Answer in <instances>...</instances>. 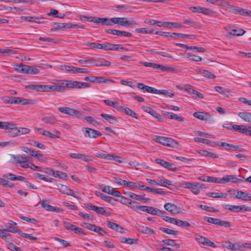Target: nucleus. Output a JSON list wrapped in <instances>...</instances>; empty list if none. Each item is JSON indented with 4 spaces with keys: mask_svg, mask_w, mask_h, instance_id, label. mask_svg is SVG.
I'll return each mask as SVG.
<instances>
[{
    "mask_svg": "<svg viewBox=\"0 0 251 251\" xmlns=\"http://www.w3.org/2000/svg\"><path fill=\"white\" fill-rule=\"evenodd\" d=\"M181 186L183 188L189 189L195 195H198L200 190L205 188V185L198 182H187L182 181Z\"/></svg>",
    "mask_w": 251,
    "mask_h": 251,
    "instance_id": "obj_1",
    "label": "nucleus"
},
{
    "mask_svg": "<svg viewBox=\"0 0 251 251\" xmlns=\"http://www.w3.org/2000/svg\"><path fill=\"white\" fill-rule=\"evenodd\" d=\"M58 109L62 113L68 115L75 118L79 119H82L83 118V115L82 112L71 107H59L58 108Z\"/></svg>",
    "mask_w": 251,
    "mask_h": 251,
    "instance_id": "obj_2",
    "label": "nucleus"
},
{
    "mask_svg": "<svg viewBox=\"0 0 251 251\" xmlns=\"http://www.w3.org/2000/svg\"><path fill=\"white\" fill-rule=\"evenodd\" d=\"M0 129L4 130L11 129L8 132L10 136L15 137L19 136L16 124L12 122H2Z\"/></svg>",
    "mask_w": 251,
    "mask_h": 251,
    "instance_id": "obj_3",
    "label": "nucleus"
},
{
    "mask_svg": "<svg viewBox=\"0 0 251 251\" xmlns=\"http://www.w3.org/2000/svg\"><path fill=\"white\" fill-rule=\"evenodd\" d=\"M99 49H102L105 50H115L123 51L128 50L119 44H114L110 43H106L104 44H100L99 45Z\"/></svg>",
    "mask_w": 251,
    "mask_h": 251,
    "instance_id": "obj_4",
    "label": "nucleus"
},
{
    "mask_svg": "<svg viewBox=\"0 0 251 251\" xmlns=\"http://www.w3.org/2000/svg\"><path fill=\"white\" fill-rule=\"evenodd\" d=\"M64 84H65V88H78L80 89L82 88H88L90 87V84L86 82H82L78 81L73 80H64Z\"/></svg>",
    "mask_w": 251,
    "mask_h": 251,
    "instance_id": "obj_5",
    "label": "nucleus"
},
{
    "mask_svg": "<svg viewBox=\"0 0 251 251\" xmlns=\"http://www.w3.org/2000/svg\"><path fill=\"white\" fill-rule=\"evenodd\" d=\"M223 206L226 209L234 212H247L251 211V207L247 206L245 205H232L228 204H223Z\"/></svg>",
    "mask_w": 251,
    "mask_h": 251,
    "instance_id": "obj_6",
    "label": "nucleus"
},
{
    "mask_svg": "<svg viewBox=\"0 0 251 251\" xmlns=\"http://www.w3.org/2000/svg\"><path fill=\"white\" fill-rule=\"evenodd\" d=\"M193 116L196 118L209 124H212L214 122L211 115L206 112H196L194 113Z\"/></svg>",
    "mask_w": 251,
    "mask_h": 251,
    "instance_id": "obj_7",
    "label": "nucleus"
},
{
    "mask_svg": "<svg viewBox=\"0 0 251 251\" xmlns=\"http://www.w3.org/2000/svg\"><path fill=\"white\" fill-rule=\"evenodd\" d=\"M189 9L193 13H201L206 16H211L214 13L212 9L209 8L200 6H191L189 7Z\"/></svg>",
    "mask_w": 251,
    "mask_h": 251,
    "instance_id": "obj_8",
    "label": "nucleus"
},
{
    "mask_svg": "<svg viewBox=\"0 0 251 251\" xmlns=\"http://www.w3.org/2000/svg\"><path fill=\"white\" fill-rule=\"evenodd\" d=\"M204 219L210 224L218 225L220 226H223L226 227H229L231 226L230 223L229 222L223 221L219 219L205 217Z\"/></svg>",
    "mask_w": 251,
    "mask_h": 251,
    "instance_id": "obj_9",
    "label": "nucleus"
},
{
    "mask_svg": "<svg viewBox=\"0 0 251 251\" xmlns=\"http://www.w3.org/2000/svg\"><path fill=\"white\" fill-rule=\"evenodd\" d=\"M183 90L187 92V93L190 95L193 98L202 99L204 98L203 95L202 93L193 89L192 86L191 85H184Z\"/></svg>",
    "mask_w": 251,
    "mask_h": 251,
    "instance_id": "obj_10",
    "label": "nucleus"
},
{
    "mask_svg": "<svg viewBox=\"0 0 251 251\" xmlns=\"http://www.w3.org/2000/svg\"><path fill=\"white\" fill-rule=\"evenodd\" d=\"M58 189L62 194L73 196L77 199L79 198L80 194L78 192L74 191V190L70 189L66 185L62 184L58 188Z\"/></svg>",
    "mask_w": 251,
    "mask_h": 251,
    "instance_id": "obj_11",
    "label": "nucleus"
},
{
    "mask_svg": "<svg viewBox=\"0 0 251 251\" xmlns=\"http://www.w3.org/2000/svg\"><path fill=\"white\" fill-rule=\"evenodd\" d=\"M115 24L123 26H129L131 25H137L136 22L134 20H128L125 17H115Z\"/></svg>",
    "mask_w": 251,
    "mask_h": 251,
    "instance_id": "obj_12",
    "label": "nucleus"
},
{
    "mask_svg": "<svg viewBox=\"0 0 251 251\" xmlns=\"http://www.w3.org/2000/svg\"><path fill=\"white\" fill-rule=\"evenodd\" d=\"M152 215L162 216L164 211L159 210L158 208L152 206L143 205L142 211Z\"/></svg>",
    "mask_w": 251,
    "mask_h": 251,
    "instance_id": "obj_13",
    "label": "nucleus"
},
{
    "mask_svg": "<svg viewBox=\"0 0 251 251\" xmlns=\"http://www.w3.org/2000/svg\"><path fill=\"white\" fill-rule=\"evenodd\" d=\"M159 27H164L169 29H179L183 27V25L178 23L170 22L158 21Z\"/></svg>",
    "mask_w": 251,
    "mask_h": 251,
    "instance_id": "obj_14",
    "label": "nucleus"
},
{
    "mask_svg": "<svg viewBox=\"0 0 251 251\" xmlns=\"http://www.w3.org/2000/svg\"><path fill=\"white\" fill-rule=\"evenodd\" d=\"M85 137L95 138L98 136H101V133L98 131L88 127H83L82 129Z\"/></svg>",
    "mask_w": 251,
    "mask_h": 251,
    "instance_id": "obj_15",
    "label": "nucleus"
},
{
    "mask_svg": "<svg viewBox=\"0 0 251 251\" xmlns=\"http://www.w3.org/2000/svg\"><path fill=\"white\" fill-rule=\"evenodd\" d=\"M211 146H220L221 147H224L225 149L227 150H233V151H242V150L240 148V147L238 146H235L233 144H228L226 142H221L220 144L219 142H213L212 145H211Z\"/></svg>",
    "mask_w": 251,
    "mask_h": 251,
    "instance_id": "obj_16",
    "label": "nucleus"
},
{
    "mask_svg": "<svg viewBox=\"0 0 251 251\" xmlns=\"http://www.w3.org/2000/svg\"><path fill=\"white\" fill-rule=\"evenodd\" d=\"M11 162L13 163L21 164L25 161H29L30 157L25 154L11 155Z\"/></svg>",
    "mask_w": 251,
    "mask_h": 251,
    "instance_id": "obj_17",
    "label": "nucleus"
},
{
    "mask_svg": "<svg viewBox=\"0 0 251 251\" xmlns=\"http://www.w3.org/2000/svg\"><path fill=\"white\" fill-rule=\"evenodd\" d=\"M195 239L199 243L202 244L203 245H205L213 248H216L217 247V246L213 242H211L209 239L205 237L200 235H197L195 237Z\"/></svg>",
    "mask_w": 251,
    "mask_h": 251,
    "instance_id": "obj_18",
    "label": "nucleus"
},
{
    "mask_svg": "<svg viewBox=\"0 0 251 251\" xmlns=\"http://www.w3.org/2000/svg\"><path fill=\"white\" fill-rule=\"evenodd\" d=\"M50 92L55 91L58 92H63L66 90L64 81L59 80L57 83H55L53 85H49Z\"/></svg>",
    "mask_w": 251,
    "mask_h": 251,
    "instance_id": "obj_19",
    "label": "nucleus"
},
{
    "mask_svg": "<svg viewBox=\"0 0 251 251\" xmlns=\"http://www.w3.org/2000/svg\"><path fill=\"white\" fill-rule=\"evenodd\" d=\"M84 205L85 208L93 210L97 214H101L103 215L107 214V212L104 207H98L90 203H85Z\"/></svg>",
    "mask_w": 251,
    "mask_h": 251,
    "instance_id": "obj_20",
    "label": "nucleus"
},
{
    "mask_svg": "<svg viewBox=\"0 0 251 251\" xmlns=\"http://www.w3.org/2000/svg\"><path fill=\"white\" fill-rule=\"evenodd\" d=\"M155 140L157 143L170 147L173 146L175 143V141L172 138L164 136H156Z\"/></svg>",
    "mask_w": 251,
    "mask_h": 251,
    "instance_id": "obj_21",
    "label": "nucleus"
},
{
    "mask_svg": "<svg viewBox=\"0 0 251 251\" xmlns=\"http://www.w3.org/2000/svg\"><path fill=\"white\" fill-rule=\"evenodd\" d=\"M155 162L160 165L161 166L166 168L170 171H176V166L173 163L167 162L164 160L161 159H156Z\"/></svg>",
    "mask_w": 251,
    "mask_h": 251,
    "instance_id": "obj_22",
    "label": "nucleus"
},
{
    "mask_svg": "<svg viewBox=\"0 0 251 251\" xmlns=\"http://www.w3.org/2000/svg\"><path fill=\"white\" fill-rule=\"evenodd\" d=\"M128 196L132 199L141 201L143 203H147L150 201L149 198L145 197V194H144L143 195H139L133 193L129 192Z\"/></svg>",
    "mask_w": 251,
    "mask_h": 251,
    "instance_id": "obj_23",
    "label": "nucleus"
},
{
    "mask_svg": "<svg viewBox=\"0 0 251 251\" xmlns=\"http://www.w3.org/2000/svg\"><path fill=\"white\" fill-rule=\"evenodd\" d=\"M176 46H178L181 48H183L187 50H193L196 52H205L206 50L202 47H198L195 46H191L189 47L186 45L181 44V43H176Z\"/></svg>",
    "mask_w": 251,
    "mask_h": 251,
    "instance_id": "obj_24",
    "label": "nucleus"
},
{
    "mask_svg": "<svg viewBox=\"0 0 251 251\" xmlns=\"http://www.w3.org/2000/svg\"><path fill=\"white\" fill-rule=\"evenodd\" d=\"M235 198L245 201H251V194L242 191H237Z\"/></svg>",
    "mask_w": 251,
    "mask_h": 251,
    "instance_id": "obj_25",
    "label": "nucleus"
},
{
    "mask_svg": "<svg viewBox=\"0 0 251 251\" xmlns=\"http://www.w3.org/2000/svg\"><path fill=\"white\" fill-rule=\"evenodd\" d=\"M41 205L42 207L45 209L46 210L52 212H62V210L59 207H53L48 203H47V201L45 200L42 201L40 202Z\"/></svg>",
    "mask_w": 251,
    "mask_h": 251,
    "instance_id": "obj_26",
    "label": "nucleus"
},
{
    "mask_svg": "<svg viewBox=\"0 0 251 251\" xmlns=\"http://www.w3.org/2000/svg\"><path fill=\"white\" fill-rule=\"evenodd\" d=\"M14 102L15 104H20L23 105L34 104L35 103V101L33 100L25 99L21 97H16Z\"/></svg>",
    "mask_w": 251,
    "mask_h": 251,
    "instance_id": "obj_27",
    "label": "nucleus"
},
{
    "mask_svg": "<svg viewBox=\"0 0 251 251\" xmlns=\"http://www.w3.org/2000/svg\"><path fill=\"white\" fill-rule=\"evenodd\" d=\"M92 82H97L100 84L102 83H113L114 81L112 79L105 78L103 76H92Z\"/></svg>",
    "mask_w": 251,
    "mask_h": 251,
    "instance_id": "obj_28",
    "label": "nucleus"
},
{
    "mask_svg": "<svg viewBox=\"0 0 251 251\" xmlns=\"http://www.w3.org/2000/svg\"><path fill=\"white\" fill-rule=\"evenodd\" d=\"M164 207L167 211L174 214L178 213L179 212V208L177 207L176 205L170 203H165Z\"/></svg>",
    "mask_w": 251,
    "mask_h": 251,
    "instance_id": "obj_29",
    "label": "nucleus"
},
{
    "mask_svg": "<svg viewBox=\"0 0 251 251\" xmlns=\"http://www.w3.org/2000/svg\"><path fill=\"white\" fill-rule=\"evenodd\" d=\"M221 183H226L229 182L237 183L239 179L235 175H226L221 178Z\"/></svg>",
    "mask_w": 251,
    "mask_h": 251,
    "instance_id": "obj_30",
    "label": "nucleus"
},
{
    "mask_svg": "<svg viewBox=\"0 0 251 251\" xmlns=\"http://www.w3.org/2000/svg\"><path fill=\"white\" fill-rule=\"evenodd\" d=\"M120 110L125 112L126 115H129L135 119H138L139 118L138 114L128 107H124L123 106H120Z\"/></svg>",
    "mask_w": 251,
    "mask_h": 251,
    "instance_id": "obj_31",
    "label": "nucleus"
},
{
    "mask_svg": "<svg viewBox=\"0 0 251 251\" xmlns=\"http://www.w3.org/2000/svg\"><path fill=\"white\" fill-rule=\"evenodd\" d=\"M238 116L244 121L251 124V113L246 111L239 112Z\"/></svg>",
    "mask_w": 251,
    "mask_h": 251,
    "instance_id": "obj_32",
    "label": "nucleus"
},
{
    "mask_svg": "<svg viewBox=\"0 0 251 251\" xmlns=\"http://www.w3.org/2000/svg\"><path fill=\"white\" fill-rule=\"evenodd\" d=\"M222 247L228 250L236 251L239 250V246L236 244H233L231 242L226 241L222 244Z\"/></svg>",
    "mask_w": 251,
    "mask_h": 251,
    "instance_id": "obj_33",
    "label": "nucleus"
},
{
    "mask_svg": "<svg viewBox=\"0 0 251 251\" xmlns=\"http://www.w3.org/2000/svg\"><path fill=\"white\" fill-rule=\"evenodd\" d=\"M41 121L47 124L54 125L58 122V120L54 116H46L42 118Z\"/></svg>",
    "mask_w": 251,
    "mask_h": 251,
    "instance_id": "obj_34",
    "label": "nucleus"
},
{
    "mask_svg": "<svg viewBox=\"0 0 251 251\" xmlns=\"http://www.w3.org/2000/svg\"><path fill=\"white\" fill-rule=\"evenodd\" d=\"M81 20L84 21L93 22L97 25L100 24L101 22V18L95 17H87L86 16H83L81 17Z\"/></svg>",
    "mask_w": 251,
    "mask_h": 251,
    "instance_id": "obj_35",
    "label": "nucleus"
},
{
    "mask_svg": "<svg viewBox=\"0 0 251 251\" xmlns=\"http://www.w3.org/2000/svg\"><path fill=\"white\" fill-rule=\"evenodd\" d=\"M24 67V73L25 74L29 75H36L38 74L39 73V70L38 69L33 67L32 66L25 65V67Z\"/></svg>",
    "mask_w": 251,
    "mask_h": 251,
    "instance_id": "obj_36",
    "label": "nucleus"
},
{
    "mask_svg": "<svg viewBox=\"0 0 251 251\" xmlns=\"http://www.w3.org/2000/svg\"><path fill=\"white\" fill-rule=\"evenodd\" d=\"M100 24L102 25L112 26L115 25V17L112 18H101Z\"/></svg>",
    "mask_w": 251,
    "mask_h": 251,
    "instance_id": "obj_37",
    "label": "nucleus"
},
{
    "mask_svg": "<svg viewBox=\"0 0 251 251\" xmlns=\"http://www.w3.org/2000/svg\"><path fill=\"white\" fill-rule=\"evenodd\" d=\"M142 108L144 111L148 112L156 119H161L160 115L151 108L148 106H143Z\"/></svg>",
    "mask_w": 251,
    "mask_h": 251,
    "instance_id": "obj_38",
    "label": "nucleus"
},
{
    "mask_svg": "<svg viewBox=\"0 0 251 251\" xmlns=\"http://www.w3.org/2000/svg\"><path fill=\"white\" fill-rule=\"evenodd\" d=\"M7 232V228L0 229V237L6 242H11L12 240L10 237V234Z\"/></svg>",
    "mask_w": 251,
    "mask_h": 251,
    "instance_id": "obj_39",
    "label": "nucleus"
},
{
    "mask_svg": "<svg viewBox=\"0 0 251 251\" xmlns=\"http://www.w3.org/2000/svg\"><path fill=\"white\" fill-rule=\"evenodd\" d=\"M111 62L108 60H105L103 58H99L98 61H96L93 66L100 67V66H110Z\"/></svg>",
    "mask_w": 251,
    "mask_h": 251,
    "instance_id": "obj_40",
    "label": "nucleus"
},
{
    "mask_svg": "<svg viewBox=\"0 0 251 251\" xmlns=\"http://www.w3.org/2000/svg\"><path fill=\"white\" fill-rule=\"evenodd\" d=\"M158 185L162 186L170 187L171 186H173V182L172 181L168 180L165 178H159L157 179Z\"/></svg>",
    "mask_w": 251,
    "mask_h": 251,
    "instance_id": "obj_41",
    "label": "nucleus"
},
{
    "mask_svg": "<svg viewBox=\"0 0 251 251\" xmlns=\"http://www.w3.org/2000/svg\"><path fill=\"white\" fill-rule=\"evenodd\" d=\"M100 116L111 124H115L117 123V119L114 116L107 114H101Z\"/></svg>",
    "mask_w": 251,
    "mask_h": 251,
    "instance_id": "obj_42",
    "label": "nucleus"
},
{
    "mask_svg": "<svg viewBox=\"0 0 251 251\" xmlns=\"http://www.w3.org/2000/svg\"><path fill=\"white\" fill-rule=\"evenodd\" d=\"M60 28H69V23H54L50 30L58 31Z\"/></svg>",
    "mask_w": 251,
    "mask_h": 251,
    "instance_id": "obj_43",
    "label": "nucleus"
},
{
    "mask_svg": "<svg viewBox=\"0 0 251 251\" xmlns=\"http://www.w3.org/2000/svg\"><path fill=\"white\" fill-rule=\"evenodd\" d=\"M51 175L55 177H58L63 180H66L67 177V175L65 173L59 171H54Z\"/></svg>",
    "mask_w": 251,
    "mask_h": 251,
    "instance_id": "obj_44",
    "label": "nucleus"
},
{
    "mask_svg": "<svg viewBox=\"0 0 251 251\" xmlns=\"http://www.w3.org/2000/svg\"><path fill=\"white\" fill-rule=\"evenodd\" d=\"M20 148L22 151L30 155L31 157H33L36 155L35 153L37 151H36L33 150L25 146H21Z\"/></svg>",
    "mask_w": 251,
    "mask_h": 251,
    "instance_id": "obj_45",
    "label": "nucleus"
},
{
    "mask_svg": "<svg viewBox=\"0 0 251 251\" xmlns=\"http://www.w3.org/2000/svg\"><path fill=\"white\" fill-rule=\"evenodd\" d=\"M124 186L129 188L130 189L135 190L137 189L139 186V182L126 181L124 182Z\"/></svg>",
    "mask_w": 251,
    "mask_h": 251,
    "instance_id": "obj_46",
    "label": "nucleus"
},
{
    "mask_svg": "<svg viewBox=\"0 0 251 251\" xmlns=\"http://www.w3.org/2000/svg\"><path fill=\"white\" fill-rule=\"evenodd\" d=\"M139 231L143 234H153L154 233L152 229L144 226H140Z\"/></svg>",
    "mask_w": 251,
    "mask_h": 251,
    "instance_id": "obj_47",
    "label": "nucleus"
},
{
    "mask_svg": "<svg viewBox=\"0 0 251 251\" xmlns=\"http://www.w3.org/2000/svg\"><path fill=\"white\" fill-rule=\"evenodd\" d=\"M158 70H161L163 72H174L175 69L174 67L167 65L158 64Z\"/></svg>",
    "mask_w": 251,
    "mask_h": 251,
    "instance_id": "obj_48",
    "label": "nucleus"
},
{
    "mask_svg": "<svg viewBox=\"0 0 251 251\" xmlns=\"http://www.w3.org/2000/svg\"><path fill=\"white\" fill-rule=\"evenodd\" d=\"M160 229L164 233L174 236H176L179 234L178 231L173 230L170 228L161 227H160Z\"/></svg>",
    "mask_w": 251,
    "mask_h": 251,
    "instance_id": "obj_49",
    "label": "nucleus"
},
{
    "mask_svg": "<svg viewBox=\"0 0 251 251\" xmlns=\"http://www.w3.org/2000/svg\"><path fill=\"white\" fill-rule=\"evenodd\" d=\"M199 73L203 76L206 77L208 78L214 79L215 78V76L212 74L211 72L205 70L201 69L199 71Z\"/></svg>",
    "mask_w": 251,
    "mask_h": 251,
    "instance_id": "obj_50",
    "label": "nucleus"
},
{
    "mask_svg": "<svg viewBox=\"0 0 251 251\" xmlns=\"http://www.w3.org/2000/svg\"><path fill=\"white\" fill-rule=\"evenodd\" d=\"M138 239L126 237L121 238V242L129 245L137 244Z\"/></svg>",
    "mask_w": 251,
    "mask_h": 251,
    "instance_id": "obj_51",
    "label": "nucleus"
},
{
    "mask_svg": "<svg viewBox=\"0 0 251 251\" xmlns=\"http://www.w3.org/2000/svg\"><path fill=\"white\" fill-rule=\"evenodd\" d=\"M82 119H85L87 122L93 126H96L98 125V122L97 121V118L91 116H84Z\"/></svg>",
    "mask_w": 251,
    "mask_h": 251,
    "instance_id": "obj_52",
    "label": "nucleus"
},
{
    "mask_svg": "<svg viewBox=\"0 0 251 251\" xmlns=\"http://www.w3.org/2000/svg\"><path fill=\"white\" fill-rule=\"evenodd\" d=\"M15 98L16 97H2L1 98V100L6 104H15L14 102Z\"/></svg>",
    "mask_w": 251,
    "mask_h": 251,
    "instance_id": "obj_53",
    "label": "nucleus"
},
{
    "mask_svg": "<svg viewBox=\"0 0 251 251\" xmlns=\"http://www.w3.org/2000/svg\"><path fill=\"white\" fill-rule=\"evenodd\" d=\"M245 32V31L241 28L233 29H231L229 33L232 35L235 36H240L243 35Z\"/></svg>",
    "mask_w": 251,
    "mask_h": 251,
    "instance_id": "obj_54",
    "label": "nucleus"
},
{
    "mask_svg": "<svg viewBox=\"0 0 251 251\" xmlns=\"http://www.w3.org/2000/svg\"><path fill=\"white\" fill-rule=\"evenodd\" d=\"M200 152L203 156L212 158H216L218 157V156L216 153L211 152L205 150H201Z\"/></svg>",
    "mask_w": 251,
    "mask_h": 251,
    "instance_id": "obj_55",
    "label": "nucleus"
},
{
    "mask_svg": "<svg viewBox=\"0 0 251 251\" xmlns=\"http://www.w3.org/2000/svg\"><path fill=\"white\" fill-rule=\"evenodd\" d=\"M157 92V94L163 95L164 96L169 98H172L175 96V94L173 93L166 90H158Z\"/></svg>",
    "mask_w": 251,
    "mask_h": 251,
    "instance_id": "obj_56",
    "label": "nucleus"
},
{
    "mask_svg": "<svg viewBox=\"0 0 251 251\" xmlns=\"http://www.w3.org/2000/svg\"><path fill=\"white\" fill-rule=\"evenodd\" d=\"M40 133L46 137H49L51 139H57L59 138V136L54 134L48 130H43V132H40Z\"/></svg>",
    "mask_w": 251,
    "mask_h": 251,
    "instance_id": "obj_57",
    "label": "nucleus"
},
{
    "mask_svg": "<svg viewBox=\"0 0 251 251\" xmlns=\"http://www.w3.org/2000/svg\"><path fill=\"white\" fill-rule=\"evenodd\" d=\"M176 225L180 226V227H189L190 226V224L187 221H182L179 219H176V221L175 222Z\"/></svg>",
    "mask_w": 251,
    "mask_h": 251,
    "instance_id": "obj_58",
    "label": "nucleus"
},
{
    "mask_svg": "<svg viewBox=\"0 0 251 251\" xmlns=\"http://www.w3.org/2000/svg\"><path fill=\"white\" fill-rule=\"evenodd\" d=\"M208 196L214 198H226L227 195L223 193L211 192Z\"/></svg>",
    "mask_w": 251,
    "mask_h": 251,
    "instance_id": "obj_59",
    "label": "nucleus"
},
{
    "mask_svg": "<svg viewBox=\"0 0 251 251\" xmlns=\"http://www.w3.org/2000/svg\"><path fill=\"white\" fill-rule=\"evenodd\" d=\"M18 132L19 136L25 135L30 132V129L26 127H17Z\"/></svg>",
    "mask_w": 251,
    "mask_h": 251,
    "instance_id": "obj_60",
    "label": "nucleus"
},
{
    "mask_svg": "<svg viewBox=\"0 0 251 251\" xmlns=\"http://www.w3.org/2000/svg\"><path fill=\"white\" fill-rule=\"evenodd\" d=\"M33 176L36 178H38L41 180L47 181V182H51V178H48L47 176H44L43 175L40 174L39 173H34L33 174Z\"/></svg>",
    "mask_w": 251,
    "mask_h": 251,
    "instance_id": "obj_61",
    "label": "nucleus"
},
{
    "mask_svg": "<svg viewBox=\"0 0 251 251\" xmlns=\"http://www.w3.org/2000/svg\"><path fill=\"white\" fill-rule=\"evenodd\" d=\"M237 14L240 15L251 17V11L239 7Z\"/></svg>",
    "mask_w": 251,
    "mask_h": 251,
    "instance_id": "obj_62",
    "label": "nucleus"
},
{
    "mask_svg": "<svg viewBox=\"0 0 251 251\" xmlns=\"http://www.w3.org/2000/svg\"><path fill=\"white\" fill-rule=\"evenodd\" d=\"M129 207L137 212L139 210L142 211L143 205H138L137 202L133 201L132 204L129 205Z\"/></svg>",
    "mask_w": 251,
    "mask_h": 251,
    "instance_id": "obj_63",
    "label": "nucleus"
},
{
    "mask_svg": "<svg viewBox=\"0 0 251 251\" xmlns=\"http://www.w3.org/2000/svg\"><path fill=\"white\" fill-rule=\"evenodd\" d=\"M104 102L107 105L116 108L118 110H120V106H118V103L117 102L109 100H104Z\"/></svg>",
    "mask_w": 251,
    "mask_h": 251,
    "instance_id": "obj_64",
    "label": "nucleus"
}]
</instances>
